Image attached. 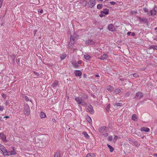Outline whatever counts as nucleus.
Returning <instances> with one entry per match:
<instances>
[{
    "mask_svg": "<svg viewBox=\"0 0 157 157\" xmlns=\"http://www.w3.org/2000/svg\"><path fill=\"white\" fill-rule=\"evenodd\" d=\"M144 96L143 94L141 92H138L135 95L134 97V98L136 100H140Z\"/></svg>",
    "mask_w": 157,
    "mask_h": 157,
    "instance_id": "f257e3e1",
    "label": "nucleus"
},
{
    "mask_svg": "<svg viewBox=\"0 0 157 157\" xmlns=\"http://www.w3.org/2000/svg\"><path fill=\"white\" fill-rule=\"evenodd\" d=\"M24 113L25 115L29 116L30 113V109L29 106L26 105L24 107Z\"/></svg>",
    "mask_w": 157,
    "mask_h": 157,
    "instance_id": "f03ea898",
    "label": "nucleus"
},
{
    "mask_svg": "<svg viewBox=\"0 0 157 157\" xmlns=\"http://www.w3.org/2000/svg\"><path fill=\"white\" fill-rule=\"evenodd\" d=\"M86 109L91 114H93L94 113V111L93 108L91 105H89L86 107Z\"/></svg>",
    "mask_w": 157,
    "mask_h": 157,
    "instance_id": "7ed1b4c3",
    "label": "nucleus"
},
{
    "mask_svg": "<svg viewBox=\"0 0 157 157\" xmlns=\"http://www.w3.org/2000/svg\"><path fill=\"white\" fill-rule=\"evenodd\" d=\"M108 129L107 128L105 127H101L99 129V132L101 134L105 132H107Z\"/></svg>",
    "mask_w": 157,
    "mask_h": 157,
    "instance_id": "20e7f679",
    "label": "nucleus"
},
{
    "mask_svg": "<svg viewBox=\"0 0 157 157\" xmlns=\"http://www.w3.org/2000/svg\"><path fill=\"white\" fill-rule=\"evenodd\" d=\"M96 4V0H90L88 5L90 8L93 7Z\"/></svg>",
    "mask_w": 157,
    "mask_h": 157,
    "instance_id": "39448f33",
    "label": "nucleus"
},
{
    "mask_svg": "<svg viewBox=\"0 0 157 157\" xmlns=\"http://www.w3.org/2000/svg\"><path fill=\"white\" fill-rule=\"evenodd\" d=\"M77 38L75 36H71L70 37V42L71 43V44H74L75 43L76 41Z\"/></svg>",
    "mask_w": 157,
    "mask_h": 157,
    "instance_id": "423d86ee",
    "label": "nucleus"
},
{
    "mask_svg": "<svg viewBox=\"0 0 157 157\" xmlns=\"http://www.w3.org/2000/svg\"><path fill=\"white\" fill-rule=\"evenodd\" d=\"M108 29L112 32L115 31V27L112 24H110L108 25Z\"/></svg>",
    "mask_w": 157,
    "mask_h": 157,
    "instance_id": "0eeeda50",
    "label": "nucleus"
},
{
    "mask_svg": "<svg viewBox=\"0 0 157 157\" xmlns=\"http://www.w3.org/2000/svg\"><path fill=\"white\" fill-rule=\"evenodd\" d=\"M1 150L3 153L4 155H9V152H8L7 150L5 149L4 147H2L1 149Z\"/></svg>",
    "mask_w": 157,
    "mask_h": 157,
    "instance_id": "6e6552de",
    "label": "nucleus"
},
{
    "mask_svg": "<svg viewBox=\"0 0 157 157\" xmlns=\"http://www.w3.org/2000/svg\"><path fill=\"white\" fill-rule=\"evenodd\" d=\"M86 44H88L90 45H94L95 44V42L91 40H86Z\"/></svg>",
    "mask_w": 157,
    "mask_h": 157,
    "instance_id": "1a4fd4ad",
    "label": "nucleus"
},
{
    "mask_svg": "<svg viewBox=\"0 0 157 157\" xmlns=\"http://www.w3.org/2000/svg\"><path fill=\"white\" fill-rule=\"evenodd\" d=\"M75 100L77 102H78V104H81L83 101V100H82V98H79V97L76 98H75Z\"/></svg>",
    "mask_w": 157,
    "mask_h": 157,
    "instance_id": "9d476101",
    "label": "nucleus"
},
{
    "mask_svg": "<svg viewBox=\"0 0 157 157\" xmlns=\"http://www.w3.org/2000/svg\"><path fill=\"white\" fill-rule=\"evenodd\" d=\"M140 130L141 131H144L146 132H148L149 131V129L148 128L145 127H142Z\"/></svg>",
    "mask_w": 157,
    "mask_h": 157,
    "instance_id": "9b49d317",
    "label": "nucleus"
},
{
    "mask_svg": "<svg viewBox=\"0 0 157 157\" xmlns=\"http://www.w3.org/2000/svg\"><path fill=\"white\" fill-rule=\"evenodd\" d=\"M0 137L2 139L3 141L5 142L6 141V136L3 133H0Z\"/></svg>",
    "mask_w": 157,
    "mask_h": 157,
    "instance_id": "f8f14e48",
    "label": "nucleus"
},
{
    "mask_svg": "<svg viewBox=\"0 0 157 157\" xmlns=\"http://www.w3.org/2000/svg\"><path fill=\"white\" fill-rule=\"evenodd\" d=\"M109 10L107 9H105L103 10L101 12V13H104L105 14H108L109 13Z\"/></svg>",
    "mask_w": 157,
    "mask_h": 157,
    "instance_id": "ddd939ff",
    "label": "nucleus"
},
{
    "mask_svg": "<svg viewBox=\"0 0 157 157\" xmlns=\"http://www.w3.org/2000/svg\"><path fill=\"white\" fill-rule=\"evenodd\" d=\"M108 58V55L106 54H104L100 58V59L101 60H104Z\"/></svg>",
    "mask_w": 157,
    "mask_h": 157,
    "instance_id": "4468645a",
    "label": "nucleus"
},
{
    "mask_svg": "<svg viewBox=\"0 0 157 157\" xmlns=\"http://www.w3.org/2000/svg\"><path fill=\"white\" fill-rule=\"evenodd\" d=\"M76 76H80L82 75V72L76 70L75 72Z\"/></svg>",
    "mask_w": 157,
    "mask_h": 157,
    "instance_id": "2eb2a0df",
    "label": "nucleus"
},
{
    "mask_svg": "<svg viewBox=\"0 0 157 157\" xmlns=\"http://www.w3.org/2000/svg\"><path fill=\"white\" fill-rule=\"evenodd\" d=\"M14 147L12 148L13 151H9V155H15L16 154V153L14 151Z\"/></svg>",
    "mask_w": 157,
    "mask_h": 157,
    "instance_id": "dca6fc26",
    "label": "nucleus"
},
{
    "mask_svg": "<svg viewBox=\"0 0 157 157\" xmlns=\"http://www.w3.org/2000/svg\"><path fill=\"white\" fill-rule=\"evenodd\" d=\"M107 90L109 91H112L114 90L113 87L111 86H108L107 88Z\"/></svg>",
    "mask_w": 157,
    "mask_h": 157,
    "instance_id": "f3484780",
    "label": "nucleus"
},
{
    "mask_svg": "<svg viewBox=\"0 0 157 157\" xmlns=\"http://www.w3.org/2000/svg\"><path fill=\"white\" fill-rule=\"evenodd\" d=\"M148 49H153L157 50V46L152 45L150 46V47L148 48Z\"/></svg>",
    "mask_w": 157,
    "mask_h": 157,
    "instance_id": "a211bd4d",
    "label": "nucleus"
},
{
    "mask_svg": "<svg viewBox=\"0 0 157 157\" xmlns=\"http://www.w3.org/2000/svg\"><path fill=\"white\" fill-rule=\"evenodd\" d=\"M72 64L76 68H77L79 67L78 65L75 61H73L72 62Z\"/></svg>",
    "mask_w": 157,
    "mask_h": 157,
    "instance_id": "6ab92c4d",
    "label": "nucleus"
},
{
    "mask_svg": "<svg viewBox=\"0 0 157 157\" xmlns=\"http://www.w3.org/2000/svg\"><path fill=\"white\" fill-rule=\"evenodd\" d=\"M60 151L58 150L56 152L54 157H60Z\"/></svg>",
    "mask_w": 157,
    "mask_h": 157,
    "instance_id": "aec40b11",
    "label": "nucleus"
},
{
    "mask_svg": "<svg viewBox=\"0 0 157 157\" xmlns=\"http://www.w3.org/2000/svg\"><path fill=\"white\" fill-rule=\"evenodd\" d=\"M121 92V90L120 89L117 88L114 91V93L115 94H118L120 93Z\"/></svg>",
    "mask_w": 157,
    "mask_h": 157,
    "instance_id": "412c9836",
    "label": "nucleus"
},
{
    "mask_svg": "<svg viewBox=\"0 0 157 157\" xmlns=\"http://www.w3.org/2000/svg\"><path fill=\"white\" fill-rule=\"evenodd\" d=\"M95 155L92 153L88 154L86 156V157H94Z\"/></svg>",
    "mask_w": 157,
    "mask_h": 157,
    "instance_id": "4be33fe9",
    "label": "nucleus"
},
{
    "mask_svg": "<svg viewBox=\"0 0 157 157\" xmlns=\"http://www.w3.org/2000/svg\"><path fill=\"white\" fill-rule=\"evenodd\" d=\"M84 58L87 60H88L91 58V57L88 55L86 54L84 55Z\"/></svg>",
    "mask_w": 157,
    "mask_h": 157,
    "instance_id": "5701e85b",
    "label": "nucleus"
},
{
    "mask_svg": "<svg viewBox=\"0 0 157 157\" xmlns=\"http://www.w3.org/2000/svg\"><path fill=\"white\" fill-rule=\"evenodd\" d=\"M137 118L136 114H133L132 117V119L133 121H136Z\"/></svg>",
    "mask_w": 157,
    "mask_h": 157,
    "instance_id": "b1692460",
    "label": "nucleus"
},
{
    "mask_svg": "<svg viewBox=\"0 0 157 157\" xmlns=\"http://www.w3.org/2000/svg\"><path fill=\"white\" fill-rule=\"evenodd\" d=\"M40 117L41 118H44L46 117V115L44 112H41L40 113Z\"/></svg>",
    "mask_w": 157,
    "mask_h": 157,
    "instance_id": "393cba45",
    "label": "nucleus"
},
{
    "mask_svg": "<svg viewBox=\"0 0 157 157\" xmlns=\"http://www.w3.org/2000/svg\"><path fill=\"white\" fill-rule=\"evenodd\" d=\"M82 98L84 99H86L88 98V96L86 94H83L81 95Z\"/></svg>",
    "mask_w": 157,
    "mask_h": 157,
    "instance_id": "a878e982",
    "label": "nucleus"
},
{
    "mask_svg": "<svg viewBox=\"0 0 157 157\" xmlns=\"http://www.w3.org/2000/svg\"><path fill=\"white\" fill-rule=\"evenodd\" d=\"M107 145L108 147L110 149V151L111 152H113L114 150L113 148L110 145H109L108 144H107Z\"/></svg>",
    "mask_w": 157,
    "mask_h": 157,
    "instance_id": "bb28decb",
    "label": "nucleus"
},
{
    "mask_svg": "<svg viewBox=\"0 0 157 157\" xmlns=\"http://www.w3.org/2000/svg\"><path fill=\"white\" fill-rule=\"evenodd\" d=\"M66 57V55L65 54H63L60 58L61 59H64Z\"/></svg>",
    "mask_w": 157,
    "mask_h": 157,
    "instance_id": "cd10ccee",
    "label": "nucleus"
},
{
    "mask_svg": "<svg viewBox=\"0 0 157 157\" xmlns=\"http://www.w3.org/2000/svg\"><path fill=\"white\" fill-rule=\"evenodd\" d=\"M133 144H134L135 146L136 147H138L139 146L140 144H139L138 142H137L136 141H134L133 142Z\"/></svg>",
    "mask_w": 157,
    "mask_h": 157,
    "instance_id": "c85d7f7f",
    "label": "nucleus"
},
{
    "mask_svg": "<svg viewBox=\"0 0 157 157\" xmlns=\"http://www.w3.org/2000/svg\"><path fill=\"white\" fill-rule=\"evenodd\" d=\"M58 81H57L56 80L55 81V82L53 83V84L52 85V86L53 87H56L58 85Z\"/></svg>",
    "mask_w": 157,
    "mask_h": 157,
    "instance_id": "c756f323",
    "label": "nucleus"
},
{
    "mask_svg": "<svg viewBox=\"0 0 157 157\" xmlns=\"http://www.w3.org/2000/svg\"><path fill=\"white\" fill-rule=\"evenodd\" d=\"M83 134L84 136V137L88 139L89 138V135L87 133L85 132H83Z\"/></svg>",
    "mask_w": 157,
    "mask_h": 157,
    "instance_id": "7c9ffc66",
    "label": "nucleus"
},
{
    "mask_svg": "<svg viewBox=\"0 0 157 157\" xmlns=\"http://www.w3.org/2000/svg\"><path fill=\"white\" fill-rule=\"evenodd\" d=\"M103 7V5L102 4H99L97 5V8L98 9H101Z\"/></svg>",
    "mask_w": 157,
    "mask_h": 157,
    "instance_id": "2f4dec72",
    "label": "nucleus"
},
{
    "mask_svg": "<svg viewBox=\"0 0 157 157\" xmlns=\"http://www.w3.org/2000/svg\"><path fill=\"white\" fill-rule=\"evenodd\" d=\"M150 13L151 15H154L156 14V11L155 10H152L150 11Z\"/></svg>",
    "mask_w": 157,
    "mask_h": 157,
    "instance_id": "473e14b6",
    "label": "nucleus"
},
{
    "mask_svg": "<svg viewBox=\"0 0 157 157\" xmlns=\"http://www.w3.org/2000/svg\"><path fill=\"white\" fill-rule=\"evenodd\" d=\"M86 119L90 123L92 122L91 119L90 117H87Z\"/></svg>",
    "mask_w": 157,
    "mask_h": 157,
    "instance_id": "72a5a7b5",
    "label": "nucleus"
},
{
    "mask_svg": "<svg viewBox=\"0 0 157 157\" xmlns=\"http://www.w3.org/2000/svg\"><path fill=\"white\" fill-rule=\"evenodd\" d=\"M115 105L117 106H122V104L121 103H116L115 104Z\"/></svg>",
    "mask_w": 157,
    "mask_h": 157,
    "instance_id": "f704fd0d",
    "label": "nucleus"
},
{
    "mask_svg": "<svg viewBox=\"0 0 157 157\" xmlns=\"http://www.w3.org/2000/svg\"><path fill=\"white\" fill-rule=\"evenodd\" d=\"M138 18L139 19V21L140 22L142 21H144V20H145L144 18H141L139 17H138Z\"/></svg>",
    "mask_w": 157,
    "mask_h": 157,
    "instance_id": "c9c22d12",
    "label": "nucleus"
},
{
    "mask_svg": "<svg viewBox=\"0 0 157 157\" xmlns=\"http://www.w3.org/2000/svg\"><path fill=\"white\" fill-rule=\"evenodd\" d=\"M71 44V43L70 42L68 44V47L70 49H72L73 48L72 44Z\"/></svg>",
    "mask_w": 157,
    "mask_h": 157,
    "instance_id": "e433bc0d",
    "label": "nucleus"
},
{
    "mask_svg": "<svg viewBox=\"0 0 157 157\" xmlns=\"http://www.w3.org/2000/svg\"><path fill=\"white\" fill-rule=\"evenodd\" d=\"M81 105L82 106H86L87 105V103L86 102H85L83 100Z\"/></svg>",
    "mask_w": 157,
    "mask_h": 157,
    "instance_id": "4c0bfd02",
    "label": "nucleus"
},
{
    "mask_svg": "<svg viewBox=\"0 0 157 157\" xmlns=\"http://www.w3.org/2000/svg\"><path fill=\"white\" fill-rule=\"evenodd\" d=\"M130 94V93L128 92L125 94V97H128Z\"/></svg>",
    "mask_w": 157,
    "mask_h": 157,
    "instance_id": "58836bf2",
    "label": "nucleus"
},
{
    "mask_svg": "<svg viewBox=\"0 0 157 157\" xmlns=\"http://www.w3.org/2000/svg\"><path fill=\"white\" fill-rule=\"evenodd\" d=\"M131 13L132 14H136L137 13V12L135 11H131Z\"/></svg>",
    "mask_w": 157,
    "mask_h": 157,
    "instance_id": "ea45409f",
    "label": "nucleus"
},
{
    "mask_svg": "<svg viewBox=\"0 0 157 157\" xmlns=\"http://www.w3.org/2000/svg\"><path fill=\"white\" fill-rule=\"evenodd\" d=\"M2 96L4 99H5L6 97V95L4 94H2Z\"/></svg>",
    "mask_w": 157,
    "mask_h": 157,
    "instance_id": "a19ab883",
    "label": "nucleus"
},
{
    "mask_svg": "<svg viewBox=\"0 0 157 157\" xmlns=\"http://www.w3.org/2000/svg\"><path fill=\"white\" fill-rule=\"evenodd\" d=\"M102 135L105 137L107 136H108V134L107 133H106V132L105 133H103Z\"/></svg>",
    "mask_w": 157,
    "mask_h": 157,
    "instance_id": "79ce46f5",
    "label": "nucleus"
},
{
    "mask_svg": "<svg viewBox=\"0 0 157 157\" xmlns=\"http://www.w3.org/2000/svg\"><path fill=\"white\" fill-rule=\"evenodd\" d=\"M110 3L112 5H114L116 4V2H113V1L110 2Z\"/></svg>",
    "mask_w": 157,
    "mask_h": 157,
    "instance_id": "37998d69",
    "label": "nucleus"
},
{
    "mask_svg": "<svg viewBox=\"0 0 157 157\" xmlns=\"http://www.w3.org/2000/svg\"><path fill=\"white\" fill-rule=\"evenodd\" d=\"M109 140V141H111L112 140L113 137L112 136H109L108 137Z\"/></svg>",
    "mask_w": 157,
    "mask_h": 157,
    "instance_id": "c03bdc74",
    "label": "nucleus"
},
{
    "mask_svg": "<svg viewBox=\"0 0 157 157\" xmlns=\"http://www.w3.org/2000/svg\"><path fill=\"white\" fill-rule=\"evenodd\" d=\"M3 0H0V8L1 7L2 3H3Z\"/></svg>",
    "mask_w": 157,
    "mask_h": 157,
    "instance_id": "a18cd8bd",
    "label": "nucleus"
},
{
    "mask_svg": "<svg viewBox=\"0 0 157 157\" xmlns=\"http://www.w3.org/2000/svg\"><path fill=\"white\" fill-rule=\"evenodd\" d=\"M25 100L26 101H29V98L27 96H25Z\"/></svg>",
    "mask_w": 157,
    "mask_h": 157,
    "instance_id": "49530a36",
    "label": "nucleus"
},
{
    "mask_svg": "<svg viewBox=\"0 0 157 157\" xmlns=\"http://www.w3.org/2000/svg\"><path fill=\"white\" fill-rule=\"evenodd\" d=\"M4 107L2 106H0V111H2L3 110Z\"/></svg>",
    "mask_w": 157,
    "mask_h": 157,
    "instance_id": "de8ad7c7",
    "label": "nucleus"
},
{
    "mask_svg": "<svg viewBox=\"0 0 157 157\" xmlns=\"http://www.w3.org/2000/svg\"><path fill=\"white\" fill-rule=\"evenodd\" d=\"M144 12L146 13L148 12V11L147 8H145L144 9Z\"/></svg>",
    "mask_w": 157,
    "mask_h": 157,
    "instance_id": "09e8293b",
    "label": "nucleus"
},
{
    "mask_svg": "<svg viewBox=\"0 0 157 157\" xmlns=\"http://www.w3.org/2000/svg\"><path fill=\"white\" fill-rule=\"evenodd\" d=\"M128 140L130 141V142H132L133 143V141H134V140H133V139H132L131 138H129L128 139Z\"/></svg>",
    "mask_w": 157,
    "mask_h": 157,
    "instance_id": "8fccbe9b",
    "label": "nucleus"
},
{
    "mask_svg": "<svg viewBox=\"0 0 157 157\" xmlns=\"http://www.w3.org/2000/svg\"><path fill=\"white\" fill-rule=\"evenodd\" d=\"M133 76L134 77H136L138 76V75L137 74L135 73V74H133Z\"/></svg>",
    "mask_w": 157,
    "mask_h": 157,
    "instance_id": "3c124183",
    "label": "nucleus"
},
{
    "mask_svg": "<svg viewBox=\"0 0 157 157\" xmlns=\"http://www.w3.org/2000/svg\"><path fill=\"white\" fill-rule=\"evenodd\" d=\"M82 62V61L81 60H78V64H80Z\"/></svg>",
    "mask_w": 157,
    "mask_h": 157,
    "instance_id": "603ef678",
    "label": "nucleus"
},
{
    "mask_svg": "<svg viewBox=\"0 0 157 157\" xmlns=\"http://www.w3.org/2000/svg\"><path fill=\"white\" fill-rule=\"evenodd\" d=\"M131 35L132 36H134L135 35V33H132Z\"/></svg>",
    "mask_w": 157,
    "mask_h": 157,
    "instance_id": "864d4df0",
    "label": "nucleus"
},
{
    "mask_svg": "<svg viewBox=\"0 0 157 157\" xmlns=\"http://www.w3.org/2000/svg\"><path fill=\"white\" fill-rule=\"evenodd\" d=\"M36 32H37L36 30H34L33 31V33H34V35H35Z\"/></svg>",
    "mask_w": 157,
    "mask_h": 157,
    "instance_id": "5fc2aeb1",
    "label": "nucleus"
},
{
    "mask_svg": "<svg viewBox=\"0 0 157 157\" xmlns=\"http://www.w3.org/2000/svg\"><path fill=\"white\" fill-rule=\"evenodd\" d=\"M131 32H128L127 33V34L128 35H130V34L131 33Z\"/></svg>",
    "mask_w": 157,
    "mask_h": 157,
    "instance_id": "6e6d98bb",
    "label": "nucleus"
},
{
    "mask_svg": "<svg viewBox=\"0 0 157 157\" xmlns=\"http://www.w3.org/2000/svg\"><path fill=\"white\" fill-rule=\"evenodd\" d=\"M103 16H104V15L103 14H102V13L100 14L99 15L100 17H103Z\"/></svg>",
    "mask_w": 157,
    "mask_h": 157,
    "instance_id": "4d7b16f0",
    "label": "nucleus"
},
{
    "mask_svg": "<svg viewBox=\"0 0 157 157\" xmlns=\"http://www.w3.org/2000/svg\"><path fill=\"white\" fill-rule=\"evenodd\" d=\"M4 118H9L10 117L9 116H6L4 117Z\"/></svg>",
    "mask_w": 157,
    "mask_h": 157,
    "instance_id": "13d9d810",
    "label": "nucleus"
},
{
    "mask_svg": "<svg viewBox=\"0 0 157 157\" xmlns=\"http://www.w3.org/2000/svg\"><path fill=\"white\" fill-rule=\"evenodd\" d=\"M43 11L42 10H40V12L41 13H43Z\"/></svg>",
    "mask_w": 157,
    "mask_h": 157,
    "instance_id": "bf43d9fd",
    "label": "nucleus"
},
{
    "mask_svg": "<svg viewBox=\"0 0 157 157\" xmlns=\"http://www.w3.org/2000/svg\"><path fill=\"white\" fill-rule=\"evenodd\" d=\"M34 73L35 74L37 75H39V74H38L37 73H36V72L35 71H34Z\"/></svg>",
    "mask_w": 157,
    "mask_h": 157,
    "instance_id": "052dcab7",
    "label": "nucleus"
},
{
    "mask_svg": "<svg viewBox=\"0 0 157 157\" xmlns=\"http://www.w3.org/2000/svg\"><path fill=\"white\" fill-rule=\"evenodd\" d=\"M118 138V137L117 136H115L114 139L116 140Z\"/></svg>",
    "mask_w": 157,
    "mask_h": 157,
    "instance_id": "680f3d73",
    "label": "nucleus"
},
{
    "mask_svg": "<svg viewBox=\"0 0 157 157\" xmlns=\"http://www.w3.org/2000/svg\"><path fill=\"white\" fill-rule=\"evenodd\" d=\"M154 156H156V157H157V154H155L154 155Z\"/></svg>",
    "mask_w": 157,
    "mask_h": 157,
    "instance_id": "e2e57ef3",
    "label": "nucleus"
},
{
    "mask_svg": "<svg viewBox=\"0 0 157 157\" xmlns=\"http://www.w3.org/2000/svg\"><path fill=\"white\" fill-rule=\"evenodd\" d=\"M0 121H3V120L2 119L1 117H0Z\"/></svg>",
    "mask_w": 157,
    "mask_h": 157,
    "instance_id": "0e129e2a",
    "label": "nucleus"
},
{
    "mask_svg": "<svg viewBox=\"0 0 157 157\" xmlns=\"http://www.w3.org/2000/svg\"><path fill=\"white\" fill-rule=\"evenodd\" d=\"M155 30H157V27L155 28Z\"/></svg>",
    "mask_w": 157,
    "mask_h": 157,
    "instance_id": "69168bd1",
    "label": "nucleus"
},
{
    "mask_svg": "<svg viewBox=\"0 0 157 157\" xmlns=\"http://www.w3.org/2000/svg\"><path fill=\"white\" fill-rule=\"evenodd\" d=\"M96 76L97 77H98L99 76V75H96Z\"/></svg>",
    "mask_w": 157,
    "mask_h": 157,
    "instance_id": "338daca9",
    "label": "nucleus"
},
{
    "mask_svg": "<svg viewBox=\"0 0 157 157\" xmlns=\"http://www.w3.org/2000/svg\"><path fill=\"white\" fill-rule=\"evenodd\" d=\"M99 0L101 2H102L103 1V0Z\"/></svg>",
    "mask_w": 157,
    "mask_h": 157,
    "instance_id": "774afa93",
    "label": "nucleus"
}]
</instances>
